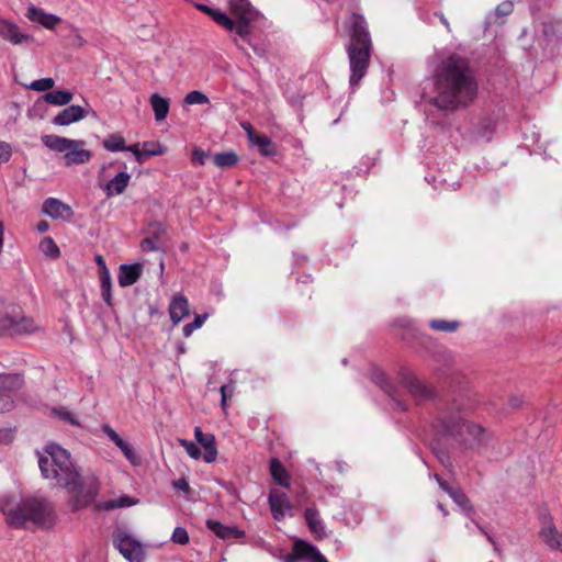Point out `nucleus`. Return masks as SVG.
I'll list each match as a JSON object with an SVG mask.
<instances>
[{
    "label": "nucleus",
    "instance_id": "27",
    "mask_svg": "<svg viewBox=\"0 0 562 562\" xmlns=\"http://www.w3.org/2000/svg\"><path fill=\"white\" fill-rule=\"evenodd\" d=\"M249 140L252 145H255L259 153L263 156H272L274 155V147L272 145V142L271 139L263 135V134H258L256 132H251L249 134Z\"/></svg>",
    "mask_w": 562,
    "mask_h": 562
},
{
    "label": "nucleus",
    "instance_id": "14",
    "mask_svg": "<svg viewBox=\"0 0 562 562\" xmlns=\"http://www.w3.org/2000/svg\"><path fill=\"white\" fill-rule=\"evenodd\" d=\"M42 212L54 220L71 221L75 215L70 205L56 198L46 199Z\"/></svg>",
    "mask_w": 562,
    "mask_h": 562
},
{
    "label": "nucleus",
    "instance_id": "45",
    "mask_svg": "<svg viewBox=\"0 0 562 562\" xmlns=\"http://www.w3.org/2000/svg\"><path fill=\"white\" fill-rule=\"evenodd\" d=\"M134 503L131 502L130 497L122 496L119 499L109 501V502L104 503L103 505H98V507L99 508H104V509H114V508L131 506Z\"/></svg>",
    "mask_w": 562,
    "mask_h": 562
},
{
    "label": "nucleus",
    "instance_id": "42",
    "mask_svg": "<svg viewBox=\"0 0 562 562\" xmlns=\"http://www.w3.org/2000/svg\"><path fill=\"white\" fill-rule=\"evenodd\" d=\"M178 442L190 458L199 460L202 457L200 448L193 441L179 439Z\"/></svg>",
    "mask_w": 562,
    "mask_h": 562
},
{
    "label": "nucleus",
    "instance_id": "55",
    "mask_svg": "<svg viewBox=\"0 0 562 562\" xmlns=\"http://www.w3.org/2000/svg\"><path fill=\"white\" fill-rule=\"evenodd\" d=\"M125 150L133 153V155L135 156L136 161L138 164H143L142 144L136 143L134 145L126 146Z\"/></svg>",
    "mask_w": 562,
    "mask_h": 562
},
{
    "label": "nucleus",
    "instance_id": "53",
    "mask_svg": "<svg viewBox=\"0 0 562 562\" xmlns=\"http://www.w3.org/2000/svg\"><path fill=\"white\" fill-rule=\"evenodd\" d=\"M120 449L128 461H131L134 464L136 463L137 454L135 453V451L133 450L128 442H125L124 446L120 447Z\"/></svg>",
    "mask_w": 562,
    "mask_h": 562
},
{
    "label": "nucleus",
    "instance_id": "58",
    "mask_svg": "<svg viewBox=\"0 0 562 562\" xmlns=\"http://www.w3.org/2000/svg\"><path fill=\"white\" fill-rule=\"evenodd\" d=\"M95 262L99 266L100 271L109 270L106 265H105V261H104V259H103V257L101 255H97L95 256Z\"/></svg>",
    "mask_w": 562,
    "mask_h": 562
},
{
    "label": "nucleus",
    "instance_id": "40",
    "mask_svg": "<svg viewBox=\"0 0 562 562\" xmlns=\"http://www.w3.org/2000/svg\"><path fill=\"white\" fill-rule=\"evenodd\" d=\"M254 20H244V19H238L237 22L234 21V26L233 29H227L228 31H234L238 36H240L241 38H246L248 37V35L250 34V23L252 22Z\"/></svg>",
    "mask_w": 562,
    "mask_h": 562
},
{
    "label": "nucleus",
    "instance_id": "63",
    "mask_svg": "<svg viewBox=\"0 0 562 562\" xmlns=\"http://www.w3.org/2000/svg\"><path fill=\"white\" fill-rule=\"evenodd\" d=\"M440 22L450 31V24L443 14H439Z\"/></svg>",
    "mask_w": 562,
    "mask_h": 562
},
{
    "label": "nucleus",
    "instance_id": "37",
    "mask_svg": "<svg viewBox=\"0 0 562 562\" xmlns=\"http://www.w3.org/2000/svg\"><path fill=\"white\" fill-rule=\"evenodd\" d=\"M429 327L438 331L453 333L460 327V322L447 319H431L429 322Z\"/></svg>",
    "mask_w": 562,
    "mask_h": 562
},
{
    "label": "nucleus",
    "instance_id": "46",
    "mask_svg": "<svg viewBox=\"0 0 562 562\" xmlns=\"http://www.w3.org/2000/svg\"><path fill=\"white\" fill-rule=\"evenodd\" d=\"M205 319H206V314H204V315H196V316L194 317L193 322H191V323H189V324L184 325V326H183V335H184V337H189V336H191V334H192L195 329L200 328V327L203 325V323L205 322Z\"/></svg>",
    "mask_w": 562,
    "mask_h": 562
},
{
    "label": "nucleus",
    "instance_id": "39",
    "mask_svg": "<svg viewBox=\"0 0 562 562\" xmlns=\"http://www.w3.org/2000/svg\"><path fill=\"white\" fill-rule=\"evenodd\" d=\"M40 248L46 256L57 258L59 256V248L52 237H45L40 244Z\"/></svg>",
    "mask_w": 562,
    "mask_h": 562
},
{
    "label": "nucleus",
    "instance_id": "2",
    "mask_svg": "<svg viewBox=\"0 0 562 562\" xmlns=\"http://www.w3.org/2000/svg\"><path fill=\"white\" fill-rule=\"evenodd\" d=\"M434 88L436 95L429 103L441 111H456L468 106L477 94V82L469 61L452 54L436 68Z\"/></svg>",
    "mask_w": 562,
    "mask_h": 562
},
{
    "label": "nucleus",
    "instance_id": "50",
    "mask_svg": "<svg viewBox=\"0 0 562 562\" xmlns=\"http://www.w3.org/2000/svg\"><path fill=\"white\" fill-rule=\"evenodd\" d=\"M209 158V153L204 151L199 147H194L192 150V164L193 165H204L206 159Z\"/></svg>",
    "mask_w": 562,
    "mask_h": 562
},
{
    "label": "nucleus",
    "instance_id": "22",
    "mask_svg": "<svg viewBox=\"0 0 562 562\" xmlns=\"http://www.w3.org/2000/svg\"><path fill=\"white\" fill-rule=\"evenodd\" d=\"M304 517L310 530L319 539L326 536L325 526L318 510L312 506L305 509Z\"/></svg>",
    "mask_w": 562,
    "mask_h": 562
},
{
    "label": "nucleus",
    "instance_id": "12",
    "mask_svg": "<svg viewBox=\"0 0 562 562\" xmlns=\"http://www.w3.org/2000/svg\"><path fill=\"white\" fill-rule=\"evenodd\" d=\"M401 381L403 386L417 403H424L435 396V391L431 387L409 372H403Z\"/></svg>",
    "mask_w": 562,
    "mask_h": 562
},
{
    "label": "nucleus",
    "instance_id": "4",
    "mask_svg": "<svg viewBox=\"0 0 562 562\" xmlns=\"http://www.w3.org/2000/svg\"><path fill=\"white\" fill-rule=\"evenodd\" d=\"M372 43L368 25L362 15L353 14L350 25V43L347 46L349 58V82L355 89L366 76L371 54Z\"/></svg>",
    "mask_w": 562,
    "mask_h": 562
},
{
    "label": "nucleus",
    "instance_id": "16",
    "mask_svg": "<svg viewBox=\"0 0 562 562\" xmlns=\"http://www.w3.org/2000/svg\"><path fill=\"white\" fill-rule=\"evenodd\" d=\"M86 115L87 112L80 105H69L54 116L52 122L58 126H67L85 119Z\"/></svg>",
    "mask_w": 562,
    "mask_h": 562
},
{
    "label": "nucleus",
    "instance_id": "23",
    "mask_svg": "<svg viewBox=\"0 0 562 562\" xmlns=\"http://www.w3.org/2000/svg\"><path fill=\"white\" fill-rule=\"evenodd\" d=\"M232 12L237 19L256 20L258 12L248 0H228Z\"/></svg>",
    "mask_w": 562,
    "mask_h": 562
},
{
    "label": "nucleus",
    "instance_id": "33",
    "mask_svg": "<svg viewBox=\"0 0 562 562\" xmlns=\"http://www.w3.org/2000/svg\"><path fill=\"white\" fill-rule=\"evenodd\" d=\"M449 496L453 499V502L460 506L468 516H470L471 514H473L474 512V508L470 502V499L468 498V496L464 494V492L459 488V487H456L453 491H449Z\"/></svg>",
    "mask_w": 562,
    "mask_h": 562
},
{
    "label": "nucleus",
    "instance_id": "64",
    "mask_svg": "<svg viewBox=\"0 0 562 562\" xmlns=\"http://www.w3.org/2000/svg\"><path fill=\"white\" fill-rule=\"evenodd\" d=\"M438 508L443 514V516L448 515V510L445 508V506L442 504L439 503Z\"/></svg>",
    "mask_w": 562,
    "mask_h": 562
},
{
    "label": "nucleus",
    "instance_id": "35",
    "mask_svg": "<svg viewBox=\"0 0 562 562\" xmlns=\"http://www.w3.org/2000/svg\"><path fill=\"white\" fill-rule=\"evenodd\" d=\"M103 147L111 153L125 151V138L117 134H110L103 140Z\"/></svg>",
    "mask_w": 562,
    "mask_h": 562
},
{
    "label": "nucleus",
    "instance_id": "3",
    "mask_svg": "<svg viewBox=\"0 0 562 562\" xmlns=\"http://www.w3.org/2000/svg\"><path fill=\"white\" fill-rule=\"evenodd\" d=\"M0 510L12 528H22L26 522L52 526L55 520L53 503L44 497L4 496L0 501Z\"/></svg>",
    "mask_w": 562,
    "mask_h": 562
},
{
    "label": "nucleus",
    "instance_id": "34",
    "mask_svg": "<svg viewBox=\"0 0 562 562\" xmlns=\"http://www.w3.org/2000/svg\"><path fill=\"white\" fill-rule=\"evenodd\" d=\"M160 233H164V228L159 225L150 236L144 238L140 243V248L144 251H158L161 249V243L159 239Z\"/></svg>",
    "mask_w": 562,
    "mask_h": 562
},
{
    "label": "nucleus",
    "instance_id": "11",
    "mask_svg": "<svg viewBox=\"0 0 562 562\" xmlns=\"http://www.w3.org/2000/svg\"><path fill=\"white\" fill-rule=\"evenodd\" d=\"M541 528L539 536L549 549L562 553V532L557 528L553 517L550 514L540 516Z\"/></svg>",
    "mask_w": 562,
    "mask_h": 562
},
{
    "label": "nucleus",
    "instance_id": "32",
    "mask_svg": "<svg viewBox=\"0 0 562 562\" xmlns=\"http://www.w3.org/2000/svg\"><path fill=\"white\" fill-rule=\"evenodd\" d=\"M101 296L108 306H112V281L109 270L100 271Z\"/></svg>",
    "mask_w": 562,
    "mask_h": 562
},
{
    "label": "nucleus",
    "instance_id": "17",
    "mask_svg": "<svg viewBox=\"0 0 562 562\" xmlns=\"http://www.w3.org/2000/svg\"><path fill=\"white\" fill-rule=\"evenodd\" d=\"M26 16L32 22L38 23L48 30L55 29V26L60 22L59 16L47 13L43 9L35 5H30L27 8Z\"/></svg>",
    "mask_w": 562,
    "mask_h": 562
},
{
    "label": "nucleus",
    "instance_id": "41",
    "mask_svg": "<svg viewBox=\"0 0 562 562\" xmlns=\"http://www.w3.org/2000/svg\"><path fill=\"white\" fill-rule=\"evenodd\" d=\"M55 86V81L53 78H42L32 81L30 85L26 86L27 89L34 90V91H48Z\"/></svg>",
    "mask_w": 562,
    "mask_h": 562
},
{
    "label": "nucleus",
    "instance_id": "25",
    "mask_svg": "<svg viewBox=\"0 0 562 562\" xmlns=\"http://www.w3.org/2000/svg\"><path fill=\"white\" fill-rule=\"evenodd\" d=\"M372 380L375 384H378L394 402V405L401 409V411H406L407 407H406V404L403 403L402 401L397 400L395 397V395L393 394V387L392 385L387 382V379L385 376V374L380 371V370H374L372 372Z\"/></svg>",
    "mask_w": 562,
    "mask_h": 562
},
{
    "label": "nucleus",
    "instance_id": "44",
    "mask_svg": "<svg viewBox=\"0 0 562 562\" xmlns=\"http://www.w3.org/2000/svg\"><path fill=\"white\" fill-rule=\"evenodd\" d=\"M53 414L74 426H80L77 417L66 408H54Z\"/></svg>",
    "mask_w": 562,
    "mask_h": 562
},
{
    "label": "nucleus",
    "instance_id": "62",
    "mask_svg": "<svg viewBox=\"0 0 562 562\" xmlns=\"http://www.w3.org/2000/svg\"><path fill=\"white\" fill-rule=\"evenodd\" d=\"M241 127L243 130L247 133V136L249 137V134L251 132H255V130L252 128V126L250 125V123H241Z\"/></svg>",
    "mask_w": 562,
    "mask_h": 562
},
{
    "label": "nucleus",
    "instance_id": "21",
    "mask_svg": "<svg viewBox=\"0 0 562 562\" xmlns=\"http://www.w3.org/2000/svg\"><path fill=\"white\" fill-rule=\"evenodd\" d=\"M131 175L126 171L119 172L104 187L106 196L122 194L128 186Z\"/></svg>",
    "mask_w": 562,
    "mask_h": 562
},
{
    "label": "nucleus",
    "instance_id": "29",
    "mask_svg": "<svg viewBox=\"0 0 562 562\" xmlns=\"http://www.w3.org/2000/svg\"><path fill=\"white\" fill-rule=\"evenodd\" d=\"M295 551L301 557H311L313 562H328L316 547L299 540L295 542Z\"/></svg>",
    "mask_w": 562,
    "mask_h": 562
},
{
    "label": "nucleus",
    "instance_id": "47",
    "mask_svg": "<svg viewBox=\"0 0 562 562\" xmlns=\"http://www.w3.org/2000/svg\"><path fill=\"white\" fill-rule=\"evenodd\" d=\"M171 540L175 543L187 544L189 542V540H190L189 539V533H188V531L184 528L177 527V528H175V530L172 532Z\"/></svg>",
    "mask_w": 562,
    "mask_h": 562
},
{
    "label": "nucleus",
    "instance_id": "60",
    "mask_svg": "<svg viewBox=\"0 0 562 562\" xmlns=\"http://www.w3.org/2000/svg\"><path fill=\"white\" fill-rule=\"evenodd\" d=\"M293 552H294V555H286L284 562H296L299 559L302 558L301 555H299L296 553L295 544L293 546ZM308 558L312 559L311 557H308Z\"/></svg>",
    "mask_w": 562,
    "mask_h": 562
},
{
    "label": "nucleus",
    "instance_id": "38",
    "mask_svg": "<svg viewBox=\"0 0 562 562\" xmlns=\"http://www.w3.org/2000/svg\"><path fill=\"white\" fill-rule=\"evenodd\" d=\"M166 151V148L154 142H144L142 144V156H143V162L151 156H159L162 155Z\"/></svg>",
    "mask_w": 562,
    "mask_h": 562
},
{
    "label": "nucleus",
    "instance_id": "20",
    "mask_svg": "<svg viewBox=\"0 0 562 562\" xmlns=\"http://www.w3.org/2000/svg\"><path fill=\"white\" fill-rule=\"evenodd\" d=\"M169 314L171 322L179 324L189 314L188 300L181 294L176 295L169 305Z\"/></svg>",
    "mask_w": 562,
    "mask_h": 562
},
{
    "label": "nucleus",
    "instance_id": "15",
    "mask_svg": "<svg viewBox=\"0 0 562 562\" xmlns=\"http://www.w3.org/2000/svg\"><path fill=\"white\" fill-rule=\"evenodd\" d=\"M0 36L13 45H21L32 41V36L22 33L18 24L4 19H0Z\"/></svg>",
    "mask_w": 562,
    "mask_h": 562
},
{
    "label": "nucleus",
    "instance_id": "1",
    "mask_svg": "<svg viewBox=\"0 0 562 562\" xmlns=\"http://www.w3.org/2000/svg\"><path fill=\"white\" fill-rule=\"evenodd\" d=\"M472 411L473 405L465 397L441 403L432 417L431 428L462 452L479 451L487 445L492 435L482 425L468 419Z\"/></svg>",
    "mask_w": 562,
    "mask_h": 562
},
{
    "label": "nucleus",
    "instance_id": "54",
    "mask_svg": "<svg viewBox=\"0 0 562 562\" xmlns=\"http://www.w3.org/2000/svg\"><path fill=\"white\" fill-rule=\"evenodd\" d=\"M513 7H514L513 2L505 1V2H502L501 4H498L496 7L495 12H496L497 15L506 16V15L512 13Z\"/></svg>",
    "mask_w": 562,
    "mask_h": 562
},
{
    "label": "nucleus",
    "instance_id": "43",
    "mask_svg": "<svg viewBox=\"0 0 562 562\" xmlns=\"http://www.w3.org/2000/svg\"><path fill=\"white\" fill-rule=\"evenodd\" d=\"M184 102L187 104H207L210 102L209 97L200 91H191L189 92Z\"/></svg>",
    "mask_w": 562,
    "mask_h": 562
},
{
    "label": "nucleus",
    "instance_id": "49",
    "mask_svg": "<svg viewBox=\"0 0 562 562\" xmlns=\"http://www.w3.org/2000/svg\"><path fill=\"white\" fill-rule=\"evenodd\" d=\"M235 390V385L234 383H229V384H225V385H222L221 389H220V392H221V405H222V408L223 409H226L228 404H227V398L228 396H231L233 394Z\"/></svg>",
    "mask_w": 562,
    "mask_h": 562
},
{
    "label": "nucleus",
    "instance_id": "6",
    "mask_svg": "<svg viewBox=\"0 0 562 562\" xmlns=\"http://www.w3.org/2000/svg\"><path fill=\"white\" fill-rule=\"evenodd\" d=\"M63 486L69 495L68 505L72 512L90 506L100 491V482L93 474L81 476L80 473H77V477L66 481Z\"/></svg>",
    "mask_w": 562,
    "mask_h": 562
},
{
    "label": "nucleus",
    "instance_id": "61",
    "mask_svg": "<svg viewBox=\"0 0 562 562\" xmlns=\"http://www.w3.org/2000/svg\"><path fill=\"white\" fill-rule=\"evenodd\" d=\"M205 432L202 431L200 427L194 428V438L196 441H200L204 437Z\"/></svg>",
    "mask_w": 562,
    "mask_h": 562
},
{
    "label": "nucleus",
    "instance_id": "19",
    "mask_svg": "<svg viewBox=\"0 0 562 562\" xmlns=\"http://www.w3.org/2000/svg\"><path fill=\"white\" fill-rule=\"evenodd\" d=\"M207 528L214 532L218 538L227 540V539H237L244 536V531L239 530L234 526H225L217 520L209 519L206 521Z\"/></svg>",
    "mask_w": 562,
    "mask_h": 562
},
{
    "label": "nucleus",
    "instance_id": "9",
    "mask_svg": "<svg viewBox=\"0 0 562 562\" xmlns=\"http://www.w3.org/2000/svg\"><path fill=\"white\" fill-rule=\"evenodd\" d=\"M38 329L36 322L23 314H0V333L9 335L33 334Z\"/></svg>",
    "mask_w": 562,
    "mask_h": 562
},
{
    "label": "nucleus",
    "instance_id": "52",
    "mask_svg": "<svg viewBox=\"0 0 562 562\" xmlns=\"http://www.w3.org/2000/svg\"><path fill=\"white\" fill-rule=\"evenodd\" d=\"M12 156V148L10 144L0 142V165L10 160Z\"/></svg>",
    "mask_w": 562,
    "mask_h": 562
},
{
    "label": "nucleus",
    "instance_id": "59",
    "mask_svg": "<svg viewBox=\"0 0 562 562\" xmlns=\"http://www.w3.org/2000/svg\"><path fill=\"white\" fill-rule=\"evenodd\" d=\"M49 228V224L47 221H40L36 225V229L40 232V233H45L46 231H48Z\"/></svg>",
    "mask_w": 562,
    "mask_h": 562
},
{
    "label": "nucleus",
    "instance_id": "13",
    "mask_svg": "<svg viewBox=\"0 0 562 562\" xmlns=\"http://www.w3.org/2000/svg\"><path fill=\"white\" fill-rule=\"evenodd\" d=\"M268 502L273 519L280 521L286 514L292 515L293 507L285 493L279 490H271Z\"/></svg>",
    "mask_w": 562,
    "mask_h": 562
},
{
    "label": "nucleus",
    "instance_id": "28",
    "mask_svg": "<svg viewBox=\"0 0 562 562\" xmlns=\"http://www.w3.org/2000/svg\"><path fill=\"white\" fill-rule=\"evenodd\" d=\"M198 442L204 448L203 460L206 463L214 462L217 458V448H216L215 436L211 432H207Z\"/></svg>",
    "mask_w": 562,
    "mask_h": 562
},
{
    "label": "nucleus",
    "instance_id": "10",
    "mask_svg": "<svg viewBox=\"0 0 562 562\" xmlns=\"http://www.w3.org/2000/svg\"><path fill=\"white\" fill-rule=\"evenodd\" d=\"M22 386L19 375H0V414L8 413L14 407L13 393Z\"/></svg>",
    "mask_w": 562,
    "mask_h": 562
},
{
    "label": "nucleus",
    "instance_id": "5",
    "mask_svg": "<svg viewBox=\"0 0 562 562\" xmlns=\"http://www.w3.org/2000/svg\"><path fill=\"white\" fill-rule=\"evenodd\" d=\"M38 465L45 479L56 480L61 485L71 477H77L79 473L71 462L69 452L56 443L45 447V454L40 457Z\"/></svg>",
    "mask_w": 562,
    "mask_h": 562
},
{
    "label": "nucleus",
    "instance_id": "48",
    "mask_svg": "<svg viewBox=\"0 0 562 562\" xmlns=\"http://www.w3.org/2000/svg\"><path fill=\"white\" fill-rule=\"evenodd\" d=\"M102 430L115 443L116 447L120 448L121 446H124V443L126 442L117 435V432L110 425H103Z\"/></svg>",
    "mask_w": 562,
    "mask_h": 562
},
{
    "label": "nucleus",
    "instance_id": "57",
    "mask_svg": "<svg viewBox=\"0 0 562 562\" xmlns=\"http://www.w3.org/2000/svg\"><path fill=\"white\" fill-rule=\"evenodd\" d=\"M435 479L437 480L439 486L449 494V491H453L454 487L448 485L446 481H443L438 474H435Z\"/></svg>",
    "mask_w": 562,
    "mask_h": 562
},
{
    "label": "nucleus",
    "instance_id": "24",
    "mask_svg": "<svg viewBox=\"0 0 562 562\" xmlns=\"http://www.w3.org/2000/svg\"><path fill=\"white\" fill-rule=\"evenodd\" d=\"M270 474L276 483L285 488L290 487V474L278 458L270 461Z\"/></svg>",
    "mask_w": 562,
    "mask_h": 562
},
{
    "label": "nucleus",
    "instance_id": "56",
    "mask_svg": "<svg viewBox=\"0 0 562 562\" xmlns=\"http://www.w3.org/2000/svg\"><path fill=\"white\" fill-rule=\"evenodd\" d=\"M172 486H173V488L179 490V491L183 492L184 494L190 493L189 482L184 477H180V479L173 481Z\"/></svg>",
    "mask_w": 562,
    "mask_h": 562
},
{
    "label": "nucleus",
    "instance_id": "31",
    "mask_svg": "<svg viewBox=\"0 0 562 562\" xmlns=\"http://www.w3.org/2000/svg\"><path fill=\"white\" fill-rule=\"evenodd\" d=\"M150 105L155 113V119L157 121H162L166 119L169 112V100L164 98L157 93L150 97Z\"/></svg>",
    "mask_w": 562,
    "mask_h": 562
},
{
    "label": "nucleus",
    "instance_id": "18",
    "mask_svg": "<svg viewBox=\"0 0 562 562\" xmlns=\"http://www.w3.org/2000/svg\"><path fill=\"white\" fill-rule=\"evenodd\" d=\"M143 273L140 263L121 265L117 281L121 286H130L138 281Z\"/></svg>",
    "mask_w": 562,
    "mask_h": 562
},
{
    "label": "nucleus",
    "instance_id": "26",
    "mask_svg": "<svg viewBox=\"0 0 562 562\" xmlns=\"http://www.w3.org/2000/svg\"><path fill=\"white\" fill-rule=\"evenodd\" d=\"M194 5L198 10L210 15L218 25L225 29H233L234 21L226 13L215 10L203 3H195Z\"/></svg>",
    "mask_w": 562,
    "mask_h": 562
},
{
    "label": "nucleus",
    "instance_id": "36",
    "mask_svg": "<svg viewBox=\"0 0 562 562\" xmlns=\"http://www.w3.org/2000/svg\"><path fill=\"white\" fill-rule=\"evenodd\" d=\"M213 161L220 168H232L238 162V157L234 151H224L216 154Z\"/></svg>",
    "mask_w": 562,
    "mask_h": 562
},
{
    "label": "nucleus",
    "instance_id": "7",
    "mask_svg": "<svg viewBox=\"0 0 562 562\" xmlns=\"http://www.w3.org/2000/svg\"><path fill=\"white\" fill-rule=\"evenodd\" d=\"M43 144L50 150L64 153V160L66 166L81 165L88 162L92 154L83 148L85 142L70 139L58 135H43Z\"/></svg>",
    "mask_w": 562,
    "mask_h": 562
},
{
    "label": "nucleus",
    "instance_id": "51",
    "mask_svg": "<svg viewBox=\"0 0 562 562\" xmlns=\"http://www.w3.org/2000/svg\"><path fill=\"white\" fill-rule=\"evenodd\" d=\"M473 524L480 530V532L486 537L487 541L493 546L494 551L499 554L501 549L498 547L496 539L476 520H473Z\"/></svg>",
    "mask_w": 562,
    "mask_h": 562
},
{
    "label": "nucleus",
    "instance_id": "8",
    "mask_svg": "<svg viewBox=\"0 0 562 562\" xmlns=\"http://www.w3.org/2000/svg\"><path fill=\"white\" fill-rule=\"evenodd\" d=\"M113 544L128 562H143L145 559L143 543L124 529L119 528L114 531Z\"/></svg>",
    "mask_w": 562,
    "mask_h": 562
},
{
    "label": "nucleus",
    "instance_id": "30",
    "mask_svg": "<svg viewBox=\"0 0 562 562\" xmlns=\"http://www.w3.org/2000/svg\"><path fill=\"white\" fill-rule=\"evenodd\" d=\"M74 94L67 90L48 91L43 95L46 103L57 106L68 104L72 100Z\"/></svg>",
    "mask_w": 562,
    "mask_h": 562
}]
</instances>
